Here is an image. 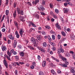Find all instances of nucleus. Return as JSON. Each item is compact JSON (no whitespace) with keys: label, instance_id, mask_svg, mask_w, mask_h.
Returning <instances> with one entry per match:
<instances>
[{"label":"nucleus","instance_id":"f257e3e1","mask_svg":"<svg viewBox=\"0 0 75 75\" xmlns=\"http://www.w3.org/2000/svg\"><path fill=\"white\" fill-rule=\"evenodd\" d=\"M30 40L31 42H33V44H35L34 45V46L35 47L36 46V45H35V44H37L36 42L37 41H38V42H39L38 41V40H37V39L35 40V38H34L33 37H32L31 38Z\"/></svg>","mask_w":75,"mask_h":75},{"label":"nucleus","instance_id":"f03ea898","mask_svg":"<svg viewBox=\"0 0 75 75\" xmlns=\"http://www.w3.org/2000/svg\"><path fill=\"white\" fill-rule=\"evenodd\" d=\"M3 63L4 64L6 68H8V64H7V61L6 60L4 59L3 61Z\"/></svg>","mask_w":75,"mask_h":75},{"label":"nucleus","instance_id":"7ed1b4c3","mask_svg":"<svg viewBox=\"0 0 75 75\" xmlns=\"http://www.w3.org/2000/svg\"><path fill=\"white\" fill-rule=\"evenodd\" d=\"M24 32V30L23 29H20V31H19V33H20V34L21 35L22 37V36L23 35V33Z\"/></svg>","mask_w":75,"mask_h":75},{"label":"nucleus","instance_id":"20e7f679","mask_svg":"<svg viewBox=\"0 0 75 75\" xmlns=\"http://www.w3.org/2000/svg\"><path fill=\"white\" fill-rule=\"evenodd\" d=\"M39 0H35V1H33V2L32 4H35V5H36L38 3H39Z\"/></svg>","mask_w":75,"mask_h":75},{"label":"nucleus","instance_id":"39448f33","mask_svg":"<svg viewBox=\"0 0 75 75\" xmlns=\"http://www.w3.org/2000/svg\"><path fill=\"white\" fill-rule=\"evenodd\" d=\"M55 25L57 28H58V29H59V30H61V26L58 25V23H57L55 24Z\"/></svg>","mask_w":75,"mask_h":75},{"label":"nucleus","instance_id":"423d86ee","mask_svg":"<svg viewBox=\"0 0 75 75\" xmlns=\"http://www.w3.org/2000/svg\"><path fill=\"white\" fill-rule=\"evenodd\" d=\"M40 8H38V10H42V11H43V10H45V8H44L41 5L40 6Z\"/></svg>","mask_w":75,"mask_h":75},{"label":"nucleus","instance_id":"0eeeda50","mask_svg":"<svg viewBox=\"0 0 75 75\" xmlns=\"http://www.w3.org/2000/svg\"><path fill=\"white\" fill-rule=\"evenodd\" d=\"M8 37L10 39L12 40H14V38L12 35H8Z\"/></svg>","mask_w":75,"mask_h":75},{"label":"nucleus","instance_id":"6e6552de","mask_svg":"<svg viewBox=\"0 0 75 75\" xmlns=\"http://www.w3.org/2000/svg\"><path fill=\"white\" fill-rule=\"evenodd\" d=\"M2 50L3 51H6L7 50V48L6 46H3L1 47Z\"/></svg>","mask_w":75,"mask_h":75},{"label":"nucleus","instance_id":"1a4fd4ad","mask_svg":"<svg viewBox=\"0 0 75 75\" xmlns=\"http://www.w3.org/2000/svg\"><path fill=\"white\" fill-rule=\"evenodd\" d=\"M17 45V41L16 40H14V42L13 43V47L15 48V47H16Z\"/></svg>","mask_w":75,"mask_h":75},{"label":"nucleus","instance_id":"9d476101","mask_svg":"<svg viewBox=\"0 0 75 75\" xmlns=\"http://www.w3.org/2000/svg\"><path fill=\"white\" fill-rule=\"evenodd\" d=\"M18 14H21V15H24V12L23 11L21 10L20 12H18Z\"/></svg>","mask_w":75,"mask_h":75},{"label":"nucleus","instance_id":"9b49d317","mask_svg":"<svg viewBox=\"0 0 75 75\" xmlns=\"http://www.w3.org/2000/svg\"><path fill=\"white\" fill-rule=\"evenodd\" d=\"M13 16L14 18H16V16H17V14H16V10H15L14 11V13H13Z\"/></svg>","mask_w":75,"mask_h":75},{"label":"nucleus","instance_id":"f8f14e48","mask_svg":"<svg viewBox=\"0 0 75 75\" xmlns=\"http://www.w3.org/2000/svg\"><path fill=\"white\" fill-rule=\"evenodd\" d=\"M60 49L61 50V52H62V53H63V52H64V49H62V45H60Z\"/></svg>","mask_w":75,"mask_h":75},{"label":"nucleus","instance_id":"ddd939ff","mask_svg":"<svg viewBox=\"0 0 75 75\" xmlns=\"http://www.w3.org/2000/svg\"><path fill=\"white\" fill-rule=\"evenodd\" d=\"M36 37L38 40H41V35H37Z\"/></svg>","mask_w":75,"mask_h":75},{"label":"nucleus","instance_id":"4468645a","mask_svg":"<svg viewBox=\"0 0 75 75\" xmlns=\"http://www.w3.org/2000/svg\"><path fill=\"white\" fill-rule=\"evenodd\" d=\"M46 64V61H44L42 63V65L43 67H45V64Z\"/></svg>","mask_w":75,"mask_h":75},{"label":"nucleus","instance_id":"2eb2a0df","mask_svg":"<svg viewBox=\"0 0 75 75\" xmlns=\"http://www.w3.org/2000/svg\"><path fill=\"white\" fill-rule=\"evenodd\" d=\"M51 72L53 75H57L56 73H55V71H54L53 70H51Z\"/></svg>","mask_w":75,"mask_h":75},{"label":"nucleus","instance_id":"dca6fc26","mask_svg":"<svg viewBox=\"0 0 75 75\" xmlns=\"http://www.w3.org/2000/svg\"><path fill=\"white\" fill-rule=\"evenodd\" d=\"M59 65L64 67H67V65L64 64H59Z\"/></svg>","mask_w":75,"mask_h":75},{"label":"nucleus","instance_id":"f3484780","mask_svg":"<svg viewBox=\"0 0 75 75\" xmlns=\"http://www.w3.org/2000/svg\"><path fill=\"white\" fill-rule=\"evenodd\" d=\"M69 0H67V1H66V2L67 3V2H68L67 4H68L69 5H70V6H72V3H71V2H69Z\"/></svg>","mask_w":75,"mask_h":75},{"label":"nucleus","instance_id":"a211bd4d","mask_svg":"<svg viewBox=\"0 0 75 75\" xmlns=\"http://www.w3.org/2000/svg\"><path fill=\"white\" fill-rule=\"evenodd\" d=\"M57 54H60L61 53V49H60V47L59 48H58L57 49Z\"/></svg>","mask_w":75,"mask_h":75},{"label":"nucleus","instance_id":"6ab92c4d","mask_svg":"<svg viewBox=\"0 0 75 75\" xmlns=\"http://www.w3.org/2000/svg\"><path fill=\"white\" fill-rule=\"evenodd\" d=\"M70 38L71 40H75V37L74 35H71L70 36Z\"/></svg>","mask_w":75,"mask_h":75},{"label":"nucleus","instance_id":"aec40b11","mask_svg":"<svg viewBox=\"0 0 75 75\" xmlns=\"http://www.w3.org/2000/svg\"><path fill=\"white\" fill-rule=\"evenodd\" d=\"M52 58L54 60H55V61H56L57 62H59V61L58 59H57L56 58H55L54 57H52Z\"/></svg>","mask_w":75,"mask_h":75},{"label":"nucleus","instance_id":"412c9836","mask_svg":"<svg viewBox=\"0 0 75 75\" xmlns=\"http://www.w3.org/2000/svg\"><path fill=\"white\" fill-rule=\"evenodd\" d=\"M47 43L45 42H44L43 43V46L44 47H47Z\"/></svg>","mask_w":75,"mask_h":75},{"label":"nucleus","instance_id":"4be33fe9","mask_svg":"<svg viewBox=\"0 0 75 75\" xmlns=\"http://www.w3.org/2000/svg\"><path fill=\"white\" fill-rule=\"evenodd\" d=\"M20 18V20L21 21H23V19H24V17L22 16H20L19 17Z\"/></svg>","mask_w":75,"mask_h":75},{"label":"nucleus","instance_id":"5701e85b","mask_svg":"<svg viewBox=\"0 0 75 75\" xmlns=\"http://www.w3.org/2000/svg\"><path fill=\"white\" fill-rule=\"evenodd\" d=\"M61 34L62 35H63V36H64V37H65V36L66 35L65 33V32H64V31L62 32Z\"/></svg>","mask_w":75,"mask_h":75},{"label":"nucleus","instance_id":"b1692460","mask_svg":"<svg viewBox=\"0 0 75 75\" xmlns=\"http://www.w3.org/2000/svg\"><path fill=\"white\" fill-rule=\"evenodd\" d=\"M20 55L21 57H23L24 56V53L23 52H21L20 53Z\"/></svg>","mask_w":75,"mask_h":75},{"label":"nucleus","instance_id":"393cba45","mask_svg":"<svg viewBox=\"0 0 75 75\" xmlns=\"http://www.w3.org/2000/svg\"><path fill=\"white\" fill-rule=\"evenodd\" d=\"M39 50L41 51L42 52H44V49H42V48H41V47H39Z\"/></svg>","mask_w":75,"mask_h":75},{"label":"nucleus","instance_id":"a878e982","mask_svg":"<svg viewBox=\"0 0 75 75\" xmlns=\"http://www.w3.org/2000/svg\"><path fill=\"white\" fill-rule=\"evenodd\" d=\"M63 10H64V13H68V11L67 9H65L64 10L63 9Z\"/></svg>","mask_w":75,"mask_h":75},{"label":"nucleus","instance_id":"bb28decb","mask_svg":"<svg viewBox=\"0 0 75 75\" xmlns=\"http://www.w3.org/2000/svg\"><path fill=\"white\" fill-rule=\"evenodd\" d=\"M7 53L8 55H9V57H10L11 56V52H9V51L8 50Z\"/></svg>","mask_w":75,"mask_h":75},{"label":"nucleus","instance_id":"cd10ccee","mask_svg":"<svg viewBox=\"0 0 75 75\" xmlns=\"http://www.w3.org/2000/svg\"><path fill=\"white\" fill-rule=\"evenodd\" d=\"M47 39H48L49 40V41H51V37H50V35H48V37H47Z\"/></svg>","mask_w":75,"mask_h":75},{"label":"nucleus","instance_id":"c85d7f7f","mask_svg":"<svg viewBox=\"0 0 75 75\" xmlns=\"http://www.w3.org/2000/svg\"><path fill=\"white\" fill-rule=\"evenodd\" d=\"M70 72L71 73H74L75 72V71L73 69H71Z\"/></svg>","mask_w":75,"mask_h":75},{"label":"nucleus","instance_id":"c756f323","mask_svg":"<svg viewBox=\"0 0 75 75\" xmlns=\"http://www.w3.org/2000/svg\"><path fill=\"white\" fill-rule=\"evenodd\" d=\"M39 75H44V73L42 71H41L39 72Z\"/></svg>","mask_w":75,"mask_h":75},{"label":"nucleus","instance_id":"7c9ffc66","mask_svg":"<svg viewBox=\"0 0 75 75\" xmlns=\"http://www.w3.org/2000/svg\"><path fill=\"white\" fill-rule=\"evenodd\" d=\"M35 16L36 18H39V15L38 14H36Z\"/></svg>","mask_w":75,"mask_h":75},{"label":"nucleus","instance_id":"2f4dec72","mask_svg":"<svg viewBox=\"0 0 75 75\" xmlns=\"http://www.w3.org/2000/svg\"><path fill=\"white\" fill-rule=\"evenodd\" d=\"M17 11L18 12H18H20V8H17Z\"/></svg>","mask_w":75,"mask_h":75},{"label":"nucleus","instance_id":"473e14b6","mask_svg":"<svg viewBox=\"0 0 75 75\" xmlns=\"http://www.w3.org/2000/svg\"><path fill=\"white\" fill-rule=\"evenodd\" d=\"M51 45H52V46H53V47L55 46V44L54 42H52L51 43Z\"/></svg>","mask_w":75,"mask_h":75},{"label":"nucleus","instance_id":"72a5a7b5","mask_svg":"<svg viewBox=\"0 0 75 75\" xmlns=\"http://www.w3.org/2000/svg\"><path fill=\"white\" fill-rule=\"evenodd\" d=\"M9 13V11H8V10H7L6 11V16H7L8 15Z\"/></svg>","mask_w":75,"mask_h":75},{"label":"nucleus","instance_id":"f704fd0d","mask_svg":"<svg viewBox=\"0 0 75 75\" xmlns=\"http://www.w3.org/2000/svg\"><path fill=\"white\" fill-rule=\"evenodd\" d=\"M28 48H30V49L31 50H34V47H33L31 46H28Z\"/></svg>","mask_w":75,"mask_h":75},{"label":"nucleus","instance_id":"c9c22d12","mask_svg":"<svg viewBox=\"0 0 75 75\" xmlns=\"http://www.w3.org/2000/svg\"><path fill=\"white\" fill-rule=\"evenodd\" d=\"M14 24L16 26H17L18 25V23H17V22L15 21L14 22Z\"/></svg>","mask_w":75,"mask_h":75},{"label":"nucleus","instance_id":"e433bc0d","mask_svg":"<svg viewBox=\"0 0 75 75\" xmlns=\"http://www.w3.org/2000/svg\"><path fill=\"white\" fill-rule=\"evenodd\" d=\"M6 57L7 58V59L9 61H11V59H10V57H8L7 55H6Z\"/></svg>","mask_w":75,"mask_h":75},{"label":"nucleus","instance_id":"4c0bfd02","mask_svg":"<svg viewBox=\"0 0 75 75\" xmlns=\"http://www.w3.org/2000/svg\"><path fill=\"white\" fill-rule=\"evenodd\" d=\"M62 60L63 61H65L66 60H67V59L65 57H63L62 58Z\"/></svg>","mask_w":75,"mask_h":75},{"label":"nucleus","instance_id":"58836bf2","mask_svg":"<svg viewBox=\"0 0 75 75\" xmlns=\"http://www.w3.org/2000/svg\"><path fill=\"white\" fill-rule=\"evenodd\" d=\"M46 28L47 29H50V27L49 26L46 25L45 26Z\"/></svg>","mask_w":75,"mask_h":75},{"label":"nucleus","instance_id":"ea45409f","mask_svg":"<svg viewBox=\"0 0 75 75\" xmlns=\"http://www.w3.org/2000/svg\"><path fill=\"white\" fill-rule=\"evenodd\" d=\"M52 40H54L55 39V36L54 35H52Z\"/></svg>","mask_w":75,"mask_h":75},{"label":"nucleus","instance_id":"a19ab883","mask_svg":"<svg viewBox=\"0 0 75 75\" xmlns=\"http://www.w3.org/2000/svg\"><path fill=\"white\" fill-rule=\"evenodd\" d=\"M55 12L57 14H58L59 13V11H58V10L57 9H55Z\"/></svg>","mask_w":75,"mask_h":75},{"label":"nucleus","instance_id":"79ce46f5","mask_svg":"<svg viewBox=\"0 0 75 75\" xmlns=\"http://www.w3.org/2000/svg\"><path fill=\"white\" fill-rule=\"evenodd\" d=\"M50 33L51 34H55V32H54V31H52V30H51L50 31Z\"/></svg>","mask_w":75,"mask_h":75},{"label":"nucleus","instance_id":"37998d69","mask_svg":"<svg viewBox=\"0 0 75 75\" xmlns=\"http://www.w3.org/2000/svg\"><path fill=\"white\" fill-rule=\"evenodd\" d=\"M40 58H41V57H40V56L38 55V59L39 61L40 60Z\"/></svg>","mask_w":75,"mask_h":75},{"label":"nucleus","instance_id":"c03bdc74","mask_svg":"<svg viewBox=\"0 0 75 75\" xmlns=\"http://www.w3.org/2000/svg\"><path fill=\"white\" fill-rule=\"evenodd\" d=\"M40 13L41 15H43V16H45V13L41 12H40Z\"/></svg>","mask_w":75,"mask_h":75},{"label":"nucleus","instance_id":"a18cd8bd","mask_svg":"<svg viewBox=\"0 0 75 75\" xmlns=\"http://www.w3.org/2000/svg\"><path fill=\"white\" fill-rule=\"evenodd\" d=\"M46 60L47 61H48L49 62H51V60H50V58H47L46 59Z\"/></svg>","mask_w":75,"mask_h":75},{"label":"nucleus","instance_id":"49530a36","mask_svg":"<svg viewBox=\"0 0 75 75\" xmlns=\"http://www.w3.org/2000/svg\"><path fill=\"white\" fill-rule=\"evenodd\" d=\"M45 1H43L42 3V5H45Z\"/></svg>","mask_w":75,"mask_h":75},{"label":"nucleus","instance_id":"de8ad7c7","mask_svg":"<svg viewBox=\"0 0 75 75\" xmlns=\"http://www.w3.org/2000/svg\"><path fill=\"white\" fill-rule=\"evenodd\" d=\"M52 50L53 51H55L56 50V47H53L52 48Z\"/></svg>","mask_w":75,"mask_h":75},{"label":"nucleus","instance_id":"09e8293b","mask_svg":"<svg viewBox=\"0 0 75 75\" xmlns=\"http://www.w3.org/2000/svg\"><path fill=\"white\" fill-rule=\"evenodd\" d=\"M32 26L33 27H36V25H35L34 24V23H33L32 24Z\"/></svg>","mask_w":75,"mask_h":75},{"label":"nucleus","instance_id":"8fccbe9b","mask_svg":"<svg viewBox=\"0 0 75 75\" xmlns=\"http://www.w3.org/2000/svg\"><path fill=\"white\" fill-rule=\"evenodd\" d=\"M42 33L43 35H46V33H45V32L44 31H42Z\"/></svg>","mask_w":75,"mask_h":75},{"label":"nucleus","instance_id":"3c124183","mask_svg":"<svg viewBox=\"0 0 75 75\" xmlns=\"http://www.w3.org/2000/svg\"><path fill=\"white\" fill-rule=\"evenodd\" d=\"M6 5H7V4H8V0H6Z\"/></svg>","mask_w":75,"mask_h":75},{"label":"nucleus","instance_id":"603ef678","mask_svg":"<svg viewBox=\"0 0 75 75\" xmlns=\"http://www.w3.org/2000/svg\"><path fill=\"white\" fill-rule=\"evenodd\" d=\"M59 40L61 39V35H58L57 36Z\"/></svg>","mask_w":75,"mask_h":75},{"label":"nucleus","instance_id":"864d4df0","mask_svg":"<svg viewBox=\"0 0 75 75\" xmlns=\"http://www.w3.org/2000/svg\"><path fill=\"white\" fill-rule=\"evenodd\" d=\"M33 24V23L31 22H30L29 23L28 25V26H31V25H32V24Z\"/></svg>","mask_w":75,"mask_h":75},{"label":"nucleus","instance_id":"5fc2aeb1","mask_svg":"<svg viewBox=\"0 0 75 75\" xmlns=\"http://www.w3.org/2000/svg\"><path fill=\"white\" fill-rule=\"evenodd\" d=\"M59 58H62L63 57L61 55V54H59Z\"/></svg>","mask_w":75,"mask_h":75},{"label":"nucleus","instance_id":"6e6d98bb","mask_svg":"<svg viewBox=\"0 0 75 75\" xmlns=\"http://www.w3.org/2000/svg\"><path fill=\"white\" fill-rule=\"evenodd\" d=\"M60 19L61 20L62 22H64V20H63V18H62V17H60Z\"/></svg>","mask_w":75,"mask_h":75},{"label":"nucleus","instance_id":"4d7b16f0","mask_svg":"<svg viewBox=\"0 0 75 75\" xmlns=\"http://www.w3.org/2000/svg\"><path fill=\"white\" fill-rule=\"evenodd\" d=\"M2 31L3 32H5L6 31V29L5 28H3L2 29Z\"/></svg>","mask_w":75,"mask_h":75},{"label":"nucleus","instance_id":"13d9d810","mask_svg":"<svg viewBox=\"0 0 75 75\" xmlns=\"http://www.w3.org/2000/svg\"><path fill=\"white\" fill-rule=\"evenodd\" d=\"M30 68H31V69H34V66L32 65L30 66Z\"/></svg>","mask_w":75,"mask_h":75},{"label":"nucleus","instance_id":"bf43d9fd","mask_svg":"<svg viewBox=\"0 0 75 75\" xmlns=\"http://www.w3.org/2000/svg\"><path fill=\"white\" fill-rule=\"evenodd\" d=\"M16 37L18 38H19L20 37V35L18 34H17V35H16Z\"/></svg>","mask_w":75,"mask_h":75},{"label":"nucleus","instance_id":"052dcab7","mask_svg":"<svg viewBox=\"0 0 75 75\" xmlns=\"http://www.w3.org/2000/svg\"><path fill=\"white\" fill-rule=\"evenodd\" d=\"M67 31H68V32H70V31H71V30L69 28H67Z\"/></svg>","mask_w":75,"mask_h":75},{"label":"nucleus","instance_id":"680f3d73","mask_svg":"<svg viewBox=\"0 0 75 75\" xmlns=\"http://www.w3.org/2000/svg\"><path fill=\"white\" fill-rule=\"evenodd\" d=\"M17 54V52H16L15 51H14L13 52V54L14 55H16V54Z\"/></svg>","mask_w":75,"mask_h":75},{"label":"nucleus","instance_id":"e2e57ef3","mask_svg":"<svg viewBox=\"0 0 75 75\" xmlns=\"http://www.w3.org/2000/svg\"><path fill=\"white\" fill-rule=\"evenodd\" d=\"M13 52H14V49H12L11 51L10 52L11 54H12Z\"/></svg>","mask_w":75,"mask_h":75},{"label":"nucleus","instance_id":"0e129e2a","mask_svg":"<svg viewBox=\"0 0 75 75\" xmlns=\"http://www.w3.org/2000/svg\"><path fill=\"white\" fill-rule=\"evenodd\" d=\"M50 14L51 15H53L54 13H53V12L51 11L50 12Z\"/></svg>","mask_w":75,"mask_h":75},{"label":"nucleus","instance_id":"69168bd1","mask_svg":"<svg viewBox=\"0 0 75 75\" xmlns=\"http://www.w3.org/2000/svg\"><path fill=\"white\" fill-rule=\"evenodd\" d=\"M32 65L35 67V63L33 62L32 63Z\"/></svg>","mask_w":75,"mask_h":75},{"label":"nucleus","instance_id":"338daca9","mask_svg":"<svg viewBox=\"0 0 75 75\" xmlns=\"http://www.w3.org/2000/svg\"><path fill=\"white\" fill-rule=\"evenodd\" d=\"M58 74H61V71L59 70L57 71Z\"/></svg>","mask_w":75,"mask_h":75},{"label":"nucleus","instance_id":"774afa93","mask_svg":"<svg viewBox=\"0 0 75 75\" xmlns=\"http://www.w3.org/2000/svg\"><path fill=\"white\" fill-rule=\"evenodd\" d=\"M17 70H16L15 71V75H17Z\"/></svg>","mask_w":75,"mask_h":75}]
</instances>
